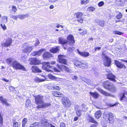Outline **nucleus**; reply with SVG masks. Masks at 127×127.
<instances>
[{"mask_svg": "<svg viewBox=\"0 0 127 127\" xmlns=\"http://www.w3.org/2000/svg\"><path fill=\"white\" fill-rule=\"evenodd\" d=\"M50 63L49 62H45L43 63L42 66V68L47 72L53 71L51 69L49 68H53V70L55 72H59L60 71L55 67L53 68V66L50 65Z\"/></svg>", "mask_w": 127, "mask_h": 127, "instance_id": "nucleus-3", "label": "nucleus"}, {"mask_svg": "<svg viewBox=\"0 0 127 127\" xmlns=\"http://www.w3.org/2000/svg\"><path fill=\"white\" fill-rule=\"evenodd\" d=\"M39 43V42L38 40H36V42L35 43V45L36 46L37 45H38Z\"/></svg>", "mask_w": 127, "mask_h": 127, "instance_id": "nucleus-61", "label": "nucleus"}, {"mask_svg": "<svg viewBox=\"0 0 127 127\" xmlns=\"http://www.w3.org/2000/svg\"><path fill=\"white\" fill-rule=\"evenodd\" d=\"M78 119V117L77 116H76L74 118L73 120L74 121H75L77 120Z\"/></svg>", "mask_w": 127, "mask_h": 127, "instance_id": "nucleus-59", "label": "nucleus"}, {"mask_svg": "<svg viewBox=\"0 0 127 127\" xmlns=\"http://www.w3.org/2000/svg\"><path fill=\"white\" fill-rule=\"evenodd\" d=\"M32 72L34 73L41 72V70L35 66H32Z\"/></svg>", "mask_w": 127, "mask_h": 127, "instance_id": "nucleus-24", "label": "nucleus"}, {"mask_svg": "<svg viewBox=\"0 0 127 127\" xmlns=\"http://www.w3.org/2000/svg\"><path fill=\"white\" fill-rule=\"evenodd\" d=\"M97 21H99V25L102 27H103L104 25V21H103L99 20Z\"/></svg>", "mask_w": 127, "mask_h": 127, "instance_id": "nucleus-45", "label": "nucleus"}, {"mask_svg": "<svg viewBox=\"0 0 127 127\" xmlns=\"http://www.w3.org/2000/svg\"><path fill=\"white\" fill-rule=\"evenodd\" d=\"M35 102L37 105H39L37 106V109L45 108L51 105V104L48 103H44L43 100V97L42 96L38 95L35 97Z\"/></svg>", "mask_w": 127, "mask_h": 127, "instance_id": "nucleus-2", "label": "nucleus"}, {"mask_svg": "<svg viewBox=\"0 0 127 127\" xmlns=\"http://www.w3.org/2000/svg\"><path fill=\"white\" fill-rule=\"evenodd\" d=\"M40 63V61L38 60L36 58H31V62L30 64H39Z\"/></svg>", "mask_w": 127, "mask_h": 127, "instance_id": "nucleus-21", "label": "nucleus"}, {"mask_svg": "<svg viewBox=\"0 0 127 127\" xmlns=\"http://www.w3.org/2000/svg\"><path fill=\"white\" fill-rule=\"evenodd\" d=\"M11 17L13 19H14L16 20H17V18H18V15L15 16L14 15H12Z\"/></svg>", "mask_w": 127, "mask_h": 127, "instance_id": "nucleus-52", "label": "nucleus"}, {"mask_svg": "<svg viewBox=\"0 0 127 127\" xmlns=\"http://www.w3.org/2000/svg\"><path fill=\"white\" fill-rule=\"evenodd\" d=\"M115 63L117 66L119 68H124L125 69L126 68V67L124 64H121L117 60H115Z\"/></svg>", "mask_w": 127, "mask_h": 127, "instance_id": "nucleus-18", "label": "nucleus"}, {"mask_svg": "<svg viewBox=\"0 0 127 127\" xmlns=\"http://www.w3.org/2000/svg\"><path fill=\"white\" fill-rule=\"evenodd\" d=\"M62 102L64 107H69L71 105V103L70 101L69 98L66 97H63L62 99Z\"/></svg>", "mask_w": 127, "mask_h": 127, "instance_id": "nucleus-7", "label": "nucleus"}, {"mask_svg": "<svg viewBox=\"0 0 127 127\" xmlns=\"http://www.w3.org/2000/svg\"><path fill=\"white\" fill-rule=\"evenodd\" d=\"M65 57V56L63 55H59L58 56V62L60 63L67 65V61L64 58Z\"/></svg>", "mask_w": 127, "mask_h": 127, "instance_id": "nucleus-10", "label": "nucleus"}, {"mask_svg": "<svg viewBox=\"0 0 127 127\" xmlns=\"http://www.w3.org/2000/svg\"><path fill=\"white\" fill-rule=\"evenodd\" d=\"M9 90L11 91H13L15 89L14 87L12 86H9Z\"/></svg>", "mask_w": 127, "mask_h": 127, "instance_id": "nucleus-53", "label": "nucleus"}, {"mask_svg": "<svg viewBox=\"0 0 127 127\" xmlns=\"http://www.w3.org/2000/svg\"><path fill=\"white\" fill-rule=\"evenodd\" d=\"M17 9L16 7L15 6L13 5L12 6V10L13 12H15L17 11Z\"/></svg>", "mask_w": 127, "mask_h": 127, "instance_id": "nucleus-47", "label": "nucleus"}, {"mask_svg": "<svg viewBox=\"0 0 127 127\" xmlns=\"http://www.w3.org/2000/svg\"><path fill=\"white\" fill-rule=\"evenodd\" d=\"M74 49V47H72V48L70 47V48H68V50L69 51H71L72 50H73Z\"/></svg>", "mask_w": 127, "mask_h": 127, "instance_id": "nucleus-60", "label": "nucleus"}, {"mask_svg": "<svg viewBox=\"0 0 127 127\" xmlns=\"http://www.w3.org/2000/svg\"><path fill=\"white\" fill-rule=\"evenodd\" d=\"M12 41L11 39L8 38L7 39L6 42L4 43L1 44L2 46L4 47H8L10 46L12 43Z\"/></svg>", "mask_w": 127, "mask_h": 127, "instance_id": "nucleus-16", "label": "nucleus"}, {"mask_svg": "<svg viewBox=\"0 0 127 127\" xmlns=\"http://www.w3.org/2000/svg\"><path fill=\"white\" fill-rule=\"evenodd\" d=\"M52 54L49 52L44 53L43 55V57L44 59H48L52 56Z\"/></svg>", "mask_w": 127, "mask_h": 127, "instance_id": "nucleus-25", "label": "nucleus"}, {"mask_svg": "<svg viewBox=\"0 0 127 127\" xmlns=\"http://www.w3.org/2000/svg\"><path fill=\"white\" fill-rule=\"evenodd\" d=\"M52 94L54 96L56 97H61L62 94L60 92L56 91H54L52 92Z\"/></svg>", "mask_w": 127, "mask_h": 127, "instance_id": "nucleus-26", "label": "nucleus"}, {"mask_svg": "<svg viewBox=\"0 0 127 127\" xmlns=\"http://www.w3.org/2000/svg\"><path fill=\"white\" fill-rule=\"evenodd\" d=\"M7 63L9 65L12 66L13 68L16 70L21 69L26 71L25 67L22 65L19 62L16 60L11 58H8L6 59Z\"/></svg>", "mask_w": 127, "mask_h": 127, "instance_id": "nucleus-1", "label": "nucleus"}, {"mask_svg": "<svg viewBox=\"0 0 127 127\" xmlns=\"http://www.w3.org/2000/svg\"><path fill=\"white\" fill-rule=\"evenodd\" d=\"M31 105V102L30 100H28L26 101V106L27 107L30 106Z\"/></svg>", "mask_w": 127, "mask_h": 127, "instance_id": "nucleus-37", "label": "nucleus"}, {"mask_svg": "<svg viewBox=\"0 0 127 127\" xmlns=\"http://www.w3.org/2000/svg\"><path fill=\"white\" fill-rule=\"evenodd\" d=\"M0 100L3 104H5L6 106L10 105V104L7 103V99L2 96H0Z\"/></svg>", "mask_w": 127, "mask_h": 127, "instance_id": "nucleus-19", "label": "nucleus"}, {"mask_svg": "<svg viewBox=\"0 0 127 127\" xmlns=\"http://www.w3.org/2000/svg\"><path fill=\"white\" fill-rule=\"evenodd\" d=\"M122 17V15L121 13L120 12L116 16V18L118 19H120Z\"/></svg>", "mask_w": 127, "mask_h": 127, "instance_id": "nucleus-44", "label": "nucleus"}, {"mask_svg": "<svg viewBox=\"0 0 127 127\" xmlns=\"http://www.w3.org/2000/svg\"><path fill=\"white\" fill-rule=\"evenodd\" d=\"M90 94L92 96L95 98H98L99 95L96 92L92 93L90 92Z\"/></svg>", "mask_w": 127, "mask_h": 127, "instance_id": "nucleus-32", "label": "nucleus"}, {"mask_svg": "<svg viewBox=\"0 0 127 127\" xmlns=\"http://www.w3.org/2000/svg\"><path fill=\"white\" fill-rule=\"evenodd\" d=\"M98 90L101 93L105 96H110V94H109L107 93L100 88H98Z\"/></svg>", "mask_w": 127, "mask_h": 127, "instance_id": "nucleus-28", "label": "nucleus"}, {"mask_svg": "<svg viewBox=\"0 0 127 127\" xmlns=\"http://www.w3.org/2000/svg\"><path fill=\"white\" fill-rule=\"evenodd\" d=\"M75 14L76 15V17L77 18L82 17L83 15L82 13L81 12L76 13Z\"/></svg>", "mask_w": 127, "mask_h": 127, "instance_id": "nucleus-38", "label": "nucleus"}, {"mask_svg": "<svg viewBox=\"0 0 127 127\" xmlns=\"http://www.w3.org/2000/svg\"><path fill=\"white\" fill-rule=\"evenodd\" d=\"M55 63V62L54 61H51L50 64L52 65H53Z\"/></svg>", "mask_w": 127, "mask_h": 127, "instance_id": "nucleus-64", "label": "nucleus"}, {"mask_svg": "<svg viewBox=\"0 0 127 127\" xmlns=\"http://www.w3.org/2000/svg\"><path fill=\"white\" fill-rule=\"evenodd\" d=\"M3 118L2 116L0 113V124L1 126L3 125Z\"/></svg>", "mask_w": 127, "mask_h": 127, "instance_id": "nucleus-42", "label": "nucleus"}, {"mask_svg": "<svg viewBox=\"0 0 127 127\" xmlns=\"http://www.w3.org/2000/svg\"><path fill=\"white\" fill-rule=\"evenodd\" d=\"M23 0H14V1L16 3H18L21 2Z\"/></svg>", "mask_w": 127, "mask_h": 127, "instance_id": "nucleus-58", "label": "nucleus"}, {"mask_svg": "<svg viewBox=\"0 0 127 127\" xmlns=\"http://www.w3.org/2000/svg\"><path fill=\"white\" fill-rule=\"evenodd\" d=\"M53 90H59L60 89V88L58 86H54L52 87V89Z\"/></svg>", "mask_w": 127, "mask_h": 127, "instance_id": "nucleus-43", "label": "nucleus"}, {"mask_svg": "<svg viewBox=\"0 0 127 127\" xmlns=\"http://www.w3.org/2000/svg\"><path fill=\"white\" fill-rule=\"evenodd\" d=\"M127 93L125 92L123 94L122 97H121L120 98V100L122 101L123 102H126L127 103V99L125 96V95H127ZM127 103H126V104Z\"/></svg>", "mask_w": 127, "mask_h": 127, "instance_id": "nucleus-27", "label": "nucleus"}, {"mask_svg": "<svg viewBox=\"0 0 127 127\" xmlns=\"http://www.w3.org/2000/svg\"><path fill=\"white\" fill-rule=\"evenodd\" d=\"M104 4V2L103 1H101L99 2L98 4V5L99 7H101L103 6Z\"/></svg>", "mask_w": 127, "mask_h": 127, "instance_id": "nucleus-50", "label": "nucleus"}, {"mask_svg": "<svg viewBox=\"0 0 127 127\" xmlns=\"http://www.w3.org/2000/svg\"><path fill=\"white\" fill-rule=\"evenodd\" d=\"M78 78V77L77 76H74V78H73V79H75L76 80H77Z\"/></svg>", "mask_w": 127, "mask_h": 127, "instance_id": "nucleus-62", "label": "nucleus"}, {"mask_svg": "<svg viewBox=\"0 0 127 127\" xmlns=\"http://www.w3.org/2000/svg\"><path fill=\"white\" fill-rule=\"evenodd\" d=\"M107 117L109 121L110 122H113L114 120V118L113 115L111 113H110L109 114H105L104 116V118L105 117V116Z\"/></svg>", "mask_w": 127, "mask_h": 127, "instance_id": "nucleus-15", "label": "nucleus"}, {"mask_svg": "<svg viewBox=\"0 0 127 127\" xmlns=\"http://www.w3.org/2000/svg\"><path fill=\"white\" fill-rule=\"evenodd\" d=\"M13 127H18L19 124L18 122H13Z\"/></svg>", "mask_w": 127, "mask_h": 127, "instance_id": "nucleus-51", "label": "nucleus"}, {"mask_svg": "<svg viewBox=\"0 0 127 127\" xmlns=\"http://www.w3.org/2000/svg\"><path fill=\"white\" fill-rule=\"evenodd\" d=\"M59 43L62 45L64 49H66L67 46H65V45H66L67 44V40H65L62 38L60 37L59 38Z\"/></svg>", "mask_w": 127, "mask_h": 127, "instance_id": "nucleus-13", "label": "nucleus"}, {"mask_svg": "<svg viewBox=\"0 0 127 127\" xmlns=\"http://www.w3.org/2000/svg\"><path fill=\"white\" fill-rule=\"evenodd\" d=\"M95 124H93L91 125V127H96L97 126V122H95Z\"/></svg>", "mask_w": 127, "mask_h": 127, "instance_id": "nucleus-57", "label": "nucleus"}, {"mask_svg": "<svg viewBox=\"0 0 127 127\" xmlns=\"http://www.w3.org/2000/svg\"><path fill=\"white\" fill-rule=\"evenodd\" d=\"M113 33L114 34H117L119 35H121L123 33V32L116 31H113Z\"/></svg>", "mask_w": 127, "mask_h": 127, "instance_id": "nucleus-46", "label": "nucleus"}, {"mask_svg": "<svg viewBox=\"0 0 127 127\" xmlns=\"http://www.w3.org/2000/svg\"><path fill=\"white\" fill-rule=\"evenodd\" d=\"M22 47L24 48L23 50V52L25 53H29L33 49V46H29L27 43H25L23 44Z\"/></svg>", "mask_w": 127, "mask_h": 127, "instance_id": "nucleus-6", "label": "nucleus"}, {"mask_svg": "<svg viewBox=\"0 0 127 127\" xmlns=\"http://www.w3.org/2000/svg\"><path fill=\"white\" fill-rule=\"evenodd\" d=\"M102 61L104 65L106 66H109L111 63L110 59L103 53H102Z\"/></svg>", "mask_w": 127, "mask_h": 127, "instance_id": "nucleus-4", "label": "nucleus"}, {"mask_svg": "<svg viewBox=\"0 0 127 127\" xmlns=\"http://www.w3.org/2000/svg\"><path fill=\"white\" fill-rule=\"evenodd\" d=\"M41 125L43 127H49L50 126V124L47 122V120L42 121H41Z\"/></svg>", "mask_w": 127, "mask_h": 127, "instance_id": "nucleus-20", "label": "nucleus"}, {"mask_svg": "<svg viewBox=\"0 0 127 127\" xmlns=\"http://www.w3.org/2000/svg\"><path fill=\"white\" fill-rule=\"evenodd\" d=\"M48 76L49 78L52 80H55L57 79H59V78H57L51 74H48Z\"/></svg>", "mask_w": 127, "mask_h": 127, "instance_id": "nucleus-35", "label": "nucleus"}, {"mask_svg": "<svg viewBox=\"0 0 127 127\" xmlns=\"http://www.w3.org/2000/svg\"><path fill=\"white\" fill-rule=\"evenodd\" d=\"M74 64L76 66L82 68H84L88 66V63L83 61L81 62L76 60L74 62Z\"/></svg>", "mask_w": 127, "mask_h": 127, "instance_id": "nucleus-5", "label": "nucleus"}, {"mask_svg": "<svg viewBox=\"0 0 127 127\" xmlns=\"http://www.w3.org/2000/svg\"><path fill=\"white\" fill-rule=\"evenodd\" d=\"M57 67L61 71L65 70L69 73H71V70L70 69L64 65L63 64L59 65L58 64L57 65Z\"/></svg>", "mask_w": 127, "mask_h": 127, "instance_id": "nucleus-9", "label": "nucleus"}, {"mask_svg": "<svg viewBox=\"0 0 127 127\" xmlns=\"http://www.w3.org/2000/svg\"><path fill=\"white\" fill-rule=\"evenodd\" d=\"M46 80V79L45 77V78L44 79H40L37 77L35 78L34 79V80L35 81L38 82L44 81Z\"/></svg>", "mask_w": 127, "mask_h": 127, "instance_id": "nucleus-34", "label": "nucleus"}, {"mask_svg": "<svg viewBox=\"0 0 127 127\" xmlns=\"http://www.w3.org/2000/svg\"><path fill=\"white\" fill-rule=\"evenodd\" d=\"M30 127H39L38 123H35L31 125Z\"/></svg>", "mask_w": 127, "mask_h": 127, "instance_id": "nucleus-40", "label": "nucleus"}, {"mask_svg": "<svg viewBox=\"0 0 127 127\" xmlns=\"http://www.w3.org/2000/svg\"><path fill=\"white\" fill-rule=\"evenodd\" d=\"M87 120L89 122H91L93 123L96 122L94 118L90 116H88Z\"/></svg>", "mask_w": 127, "mask_h": 127, "instance_id": "nucleus-33", "label": "nucleus"}, {"mask_svg": "<svg viewBox=\"0 0 127 127\" xmlns=\"http://www.w3.org/2000/svg\"><path fill=\"white\" fill-rule=\"evenodd\" d=\"M3 19H4V20H5V22L7 23V17L6 16H4L3 17Z\"/></svg>", "mask_w": 127, "mask_h": 127, "instance_id": "nucleus-55", "label": "nucleus"}, {"mask_svg": "<svg viewBox=\"0 0 127 127\" xmlns=\"http://www.w3.org/2000/svg\"><path fill=\"white\" fill-rule=\"evenodd\" d=\"M101 111L99 110L96 112L95 114V116L96 118L98 119L101 116Z\"/></svg>", "mask_w": 127, "mask_h": 127, "instance_id": "nucleus-29", "label": "nucleus"}, {"mask_svg": "<svg viewBox=\"0 0 127 127\" xmlns=\"http://www.w3.org/2000/svg\"><path fill=\"white\" fill-rule=\"evenodd\" d=\"M45 50L44 49H41L38 51H34L32 53V55L34 56L40 55L42 54V52Z\"/></svg>", "mask_w": 127, "mask_h": 127, "instance_id": "nucleus-22", "label": "nucleus"}, {"mask_svg": "<svg viewBox=\"0 0 127 127\" xmlns=\"http://www.w3.org/2000/svg\"><path fill=\"white\" fill-rule=\"evenodd\" d=\"M107 78L111 81L114 82H116V81L115 79V76L111 72H109L108 73L107 75Z\"/></svg>", "mask_w": 127, "mask_h": 127, "instance_id": "nucleus-14", "label": "nucleus"}, {"mask_svg": "<svg viewBox=\"0 0 127 127\" xmlns=\"http://www.w3.org/2000/svg\"><path fill=\"white\" fill-rule=\"evenodd\" d=\"M67 44L70 46H73L75 43L74 37L71 34L68 35L67 37Z\"/></svg>", "mask_w": 127, "mask_h": 127, "instance_id": "nucleus-8", "label": "nucleus"}, {"mask_svg": "<svg viewBox=\"0 0 127 127\" xmlns=\"http://www.w3.org/2000/svg\"><path fill=\"white\" fill-rule=\"evenodd\" d=\"M56 27L57 28H60V27H61V30H62V29L63 28V26H61V25H57V26H56Z\"/></svg>", "mask_w": 127, "mask_h": 127, "instance_id": "nucleus-56", "label": "nucleus"}, {"mask_svg": "<svg viewBox=\"0 0 127 127\" xmlns=\"http://www.w3.org/2000/svg\"><path fill=\"white\" fill-rule=\"evenodd\" d=\"M29 16L28 14H26L25 15H18V18L21 19H24L25 18L28 17Z\"/></svg>", "mask_w": 127, "mask_h": 127, "instance_id": "nucleus-31", "label": "nucleus"}, {"mask_svg": "<svg viewBox=\"0 0 127 127\" xmlns=\"http://www.w3.org/2000/svg\"><path fill=\"white\" fill-rule=\"evenodd\" d=\"M77 20L80 23H82L83 22V20L82 17L77 18Z\"/></svg>", "mask_w": 127, "mask_h": 127, "instance_id": "nucleus-48", "label": "nucleus"}, {"mask_svg": "<svg viewBox=\"0 0 127 127\" xmlns=\"http://www.w3.org/2000/svg\"><path fill=\"white\" fill-rule=\"evenodd\" d=\"M2 80L6 82H8L9 81V80H8L6 79H5L4 78H3V79H2Z\"/></svg>", "mask_w": 127, "mask_h": 127, "instance_id": "nucleus-63", "label": "nucleus"}, {"mask_svg": "<svg viewBox=\"0 0 127 127\" xmlns=\"http://www.w3.org/2000/svg\"><path fill=\"white\" fill-rule=\"evenodd\" d=\"M0 26L5 31L6 29V27L4 24H1Z\"/></svg>", "mask_w": 127, "mask_h": 127, "instance_id": "nucleus-49", "label": "nucleus"}, {"mask_svg": "<svg viewBox=\"0 0 127 127\" xmlns=\"http://www.w3.org/2000/svg\"><path fill=\"white\" fill-rule=\"evenodd\" d=\"M77 51L78 53L82 57H87L90 55L89 53L87 52H80L78 49L77 50Z\"/></svg>", "mask_w": 127, "mask_h": 127, "instance_id": "nucleus-17", "label": "nucleus"}, {"mask_svg": "<svg viewBox=\"0 0 127 127\" xmlns=\"http://www.w3.org/2000/svg\"><path fill=\"white\" fill-rule=\"evenodd\" d=\"M81 110L82 111H86L87 110V107L85 105H82L81 107Z\"/></svg>", "mask_w": 127, "mask_h": 127, "instance_id": "nucleus-39", "label": "nucleus"}, {"mask_svg": "<svg viewBox=\"0 0 127 127\" xmlns=\"http://www.w3.org/2000/svg\"><path fill=\"white\" fill-rule=\"evenodd\" d=\"M59 50L58 47H56L55 48H51L50 50V51L53 53H57L59 52Z\"/></svg>", "mask_w": 127, "mask_h": 127, "instance_id": "nucleus-30", "label": "nucleus"}, {"mask_svg": "<svg viewBox=\"0 0 127 127\" xmlns=\"http://www.w3.org/2000/svg\"><path fill=\"white\" fill-rule=\"evenodd\" d=\"M103 82V85L104 88L109 90H110L113 91H114L116 90L115 88L114 87H113V88H112L113 89H111L110 83L109 82L106 81Z\"/></svg>", "mask_w": 127, "mask_h": 127, "instance_id": "nucleus-12", "label": "nucleus"}, {"mask_svg": "<svg viewBox=\"0 0 127 127\" xmlns=\"http://www.w3.org/2000/svg\"><path fill=\"white\" fill-rule=\"evenodd\" d=\"M127 0H117L116 1V3L118 6H123L124 5V3Z\"/></svg>", "mask_w": 127, "mask_h": 127, "instance_id": "nucleus-23", "label": "nucleus"}, {"mask_svg": "<svg viewBox=\"0 0 127 127\" xmlns=\"http://www.w3.org/2000/svg\"><path fill=\"white\" fill-rule=\"evenodd\" d=\"M27 122V119L26 118H24L22 120V127H25L26 125Z\"/></svg>", "mask_w": 127, "mask_h": 127, "instance_id": "nucleus-36", "label": "nucleus"}, {"mask_svg": "<svg viewBox=\"0 0 127 127\" xmlns=\"http://www.w3.org/2000/svg\"><path fill=\"white\" fill-rule=\"evenodd\" d=\"M75 109L76 115L78 117H80L81 115L83 112L81 107L76 106L75 107Z\"/></svg>", "mask_w": 127, "mask_h": 127, "instance_id": "nucleus-11", "label": "nucleus"}, {"mask_svg": "<svg viewBox=\"0 0 127 127\" xmlns=\"http://www.w3.org/2000/svg\"><path fill=\"white\" fill-rule=\"evenodd\" d=\"M95 8L94 7L92 6H91L88 7L87 8V10L89 11H93L95 10Z\"/></svg>", "mask_w": 127, "mask_h": 127, "instance_id": "nucleus-41", "label": "nucleus"}, {"mask_svg": "<svg viewBox=\"0 0 127 127\" xmlns=\"http://www.w3.org/2000/svg\"><path fill=\"white\" fill-rule=\"evenodd\" d=\"M60 127H65V125L63 122H61L60 124Z\"/></svg>", "mask_w": 127, "mask_h": 127, "instance_id": "nucleus-54", "label": "nucleus"}]
</instances>
